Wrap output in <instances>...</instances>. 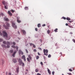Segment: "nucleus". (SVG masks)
<instances>
[{
  "mask_svg": "<svg viewBox=\"0 0 75 75\" xmlns=\"http://www.w3.org/2000/svg\"><path fill=\"white\" fill-rule=\"evenodd\" d=\"M12 48H16V51H14L13 53V54H12V56L13 57H15V54H16V52H17V51H18V47L17 46H15L14 45H12Z\"/></svg>",
  "mask_w": 75,
  "mask_h": 75,
  "instance_id": "obj_1",
  "label": "nucleus"
},
{
  "mask_svg": "<svg viewBox=\"0 0 75 75\" xmlns=\"http://www.w3.org/2000/svg\"><path fill=\"white\" fill-rule=\"evenodd\" d=\"M31 56L33 57V54H30L28 56V57H28L27 58V59L28 62H30V60L32 59V57H31Z\"/></svg>",
  "mask_w": 75,
  "mask_h": 75,
  "instance_id": "obj_2",
  "label": "nucleus"
},
{
  "mask_svg": "<svg viewBox=\"0 0 75 75\" xmlns=\"http://www.w3.org/2000/svg\"><path fill=\"white\" fill-rule=\"evenodd\" d=\"M6 26L4 24L3 25V27H4L6 29H8V27H10V24L7 22L6 23Z\"/></svg>",
  "mask_w": 75,
  "mask_h": 75,
  "instance_id": "obj_3",
  "label": "nucleus"
},
{
  "mask_svg": "<svg viewBox=\"0 0 75 75\" xmlns=\"http://www.w3.org/2000/svg\"><path fill=\"white\" fill-rule=\"evenodd\" d=\"M48 51L47 49H44L43 50V53H44V55H46V56H47V55H48Z\"/></svg>",
  "mask_w": 75,
  "mask_h": 75,
  "instance_id": "obj_4",
  "label": "nucleus"
},
{
  "mask_svg": "<svg viewBox=\"0 0 75 75\" xmlns=\"http://www.w3.org/2000/svg\"><path fill=\"white\" fill-rule=\"evenodd\" d=\"M3 35L4 37H7V32L5 31V30H4L2 32Z\"/></svg>",
  "mask_w": 75,
  "mask_h": 75,
  "instance_id": "obj_5",
  "label": "nucleus"
},
{
  "mask_svg": "<svg viewBox=\"0 0 75 75\" xmlns=\"http://www.w3.org/2000/svg\"><path fill=\"white\" fill-rule=\"evenodd\" d=\"M12 26L14 28H15V29H16L17 28V26L16 25V24L14 23V22H12Z\"/></svg>",
  "mask_w": 75,
  "mask_h": 75,
  "instance_id": "obj_6",
  "label": "nucleus"
},
{
  "mask_svg": "<svg viewBox=\"0 0 75 75\" xmlns=\"http://www.w3.org/2000/svg\"><path fill=\"white\" fill-rule=\"evenodd\" d=\"M18 61H19V65H21V63L23 62L22 61V60L20 59H18Z\"/></svg>",
  "mask_w": 75,
  "mask_h": 75,
  "instance_id": "obj_7",
  "label": "nucleus"
},
{
  "mask_svg": "<svg viewBox=\"0 0 75 75\" xmlns=\"http://www.w3.org/2000/svg\"><path fill=\"white\" fill-rule=\"evenodd\" d=\"M22 59H23L24 61H26V59H25V55H23L22 56Z\"/></svg>",
  "mask_w": 75,
  "mask_h": 75,
  "instance_id": "obj_8",
  "label": "nucleus"
},
{
  "mask_svg": "<svg viewBox=\"0 0 75 75\" xmlns=\"http://www.w3.org/2000/svg\"><path fill=\"white\" fill-rule=\"evenodd\" d=\"M17 21L18 23H20L21 22V21L19 20V18H17Z\"/></svg>",
  "mask_w": 75,
  "mask_h": 75,
  "instance_id": "obj_9",
  "label": "nucleus"
},
{
  "mask_svg": "<svg viewBox=\"0 0 75 75\" xmlns=\"http://www.w3.org/2000/svg\"><path fill=\"white\" fill-rule=\"evenodd\" d=\"M8 13L10 16H12L13 15V14H12L11 13V12H10V11H8Z\"/></svg>",
  "mask_w": 75,
  "mask_h": 75,
  "instance_id": "obj_10",
  "label": "nucleus"
},
{
  "mask_svg": "<svg viewBox=\"0 0 75 75\" xmlns=\"http://www.w3.org/2000/svg\"><path fill=\"white\" fill-rule=\"evenodd\" d=\"M21 31L22 32H23L24 34H25V35L26 34V32H25V31L24 30H21Z\"/></svg>",
  "mask_w": 75,
  "mask_h": 75,
  "instance_id": "obj_11",
  "label": "nucleus"
},
{
  "mask_svg": "<svg viewBox=\"0 0 75 75\" xmlns=\"http://www.w3.org/2000/svg\"><path fill=\"white\" fill-rule=\"evenodd\" d=\"M2 3L4 5H7V3L4 1H2Z\"/></svg>",
  "mask_w": 75,
  "mask_h": 75,
  "instance_id": "obj_12",
  "label": "nucleus"
},
{
  "mask_svg": "<svg viewBox=\"0 0 75 75\" xmlns=\"http://www.w3.org/2000/svg\"><path fill=\"white\" fill-rule=\"evenodd\" d=\"M19 54H21V55H23V52L21 51V50H19Z\"/></svg>",
  "mask_w": 75,
  "mask_h": 75,
  "instance_id": "obj_13",
  "label": "nucleus"
},
{
  "mask_svg": "<svg viewBox=\"0 0 75 75\" xmlns=\"http://www.w3.org/2000/svg\"><path fill=\"white\" fill-rule=\"evenodd\" d=\"M16 71L17 73H18V72L19 71V67H18L16 69Z\"/></svg>",
  "mask_w": 75,
  "mask_h": 75,
  "instance_id": "obj_14",
  "label": "nucleus"
},
{
  "mask_svg": "<svg viewBox=\"0 0 75 75\" xmlns=\"http://www.w3.org/2000/svg\"><path fill=\"white\" fill-rule=\"evenodd\" d=\"M4 21H8L9 20L8 18H4Z\"/></svg>",
  "mask_w": 75,
  "mask_h": 75,
  "instance_id": "obj_15",
  "label": "nucleus"
},
{
  "mask_svg": "<svg viewBox=\"0 0 75 75\" xmlns=\"http://www.w3.org/2000/svg\"><path fill=\"white\" fill-rule=\"evenodd\" d=\"M13 62H14V63H17V60H16V59H13Z\"/></svg>",
  "mask_w": 75,
  "mask_h": 75,
  "instance_id": "obj_16",
  "label": "nucleus"
},
{
  "mask_svg": "<svg viewBox=\"0 0 75 75\" xmlns=\"http://www.w3.org/2000/svg\"><path fill=\"white\" fill-rule=\"evenodd\" d=\"M1 64L2 65H4V61L2 60L1 61Z\"/></svg>",
  "mask_w": 75,
  "mask_h": 75,
  "instance_id": "obj_17",
  "label": "nucleus"
},
{
  "mask_svg": "<svg viewBox=\"0 0 75 75\" xmlns=\"http://www.w3.org/2000/svg\"><path fill=\"white\" fill-rule=\"evenodd\" d=\"M4 6V8H5V9H7L8 8V7H7V5H5Z\"/></svg>",
  "mask_w": 75,
  "mask_h": 75,
  "instance_id": "obj_18",
  "label": "nucleus"
},
{
  "mask_svg": "<svg viewBox=\"0 0 75 75\" xmlns=\"http://www.w3.org/2000/svg\"><path fill=\"white\" fill-rule=\"evenodd\" d=\"M47 71L49 73V74L50 75L51 74V71H50V70L49 69H48Z\"/></svg>",
  "mask_w": 75,
  "mask_h": 75,
  "instance_id": "obj_19",
  "label": "nucleus"
},
{
  "mask_svg": "<svg viewBox=\"0 0 75 75\" xmlns=\"http://www.w3.org/2000/svg\"><path fill=\"white\" fill-rule=\"evenodd\" d=\"M24 9L26 10H28V7H25L24 8Z\"/></svg>",
  "mask_w": 75,
  "mask_h": 75,
  "instance_id": "obj_20",
  "label": "nucleus"
},
{
  "mask_svg": "<svg viewBox=\"0 0 75 75\" xmlns=\"http://www.w3.org/2000/svg\"><path fill=\"white\" fill-rule=\"evenodd\" d=\"M1 46L3 47H4V48H6V46L4 45H2Z\"/></svg>",
  "mask_w": 75,
  "mask_h": 75,
  "instance_id": "obj_21",
  "label": "nucleus"
},
{
  "mask_svg": "<svg viewBox=\"0 0 75 75\" xmlns=\"http://www.w3.org/2000/svg\"><path fill=\"white\" fill-rule=\"evenodd\" d=\"M21 64H22V67H24V66L25 65V64H24V63L23 62H22L21 63Z\"/></svg>",
  "mask_w": 75,
  "mask_h": 75,
  "instance_id": "obj_22",
  "label": "nucleus"
},
{
  "mask_svg": "<svg viewBox=\"0 0 75 75\" xmlns=\"http://www.w3.org/2000/svg\"><path fill=\"white\" fill-rule=\"evenodd\" d=\"M66 20L69 21V20H71V18H69L67 17L66 18Z\"/></svg>",
  "mask_w": 75,
  "mask_h": 75,
  "instance_id": "obj_23",
  "label": "nucleus"
},
{
  "mask_svg": "<svg viewBox=\"0 0 75 75\" xmlns=\"http://www.w3.org/2000/svg\"><path fill=\"white\" fill-rule=\"evenodd\" d=\"M47 33L48 34H50V30H47Z\"/></svg>",
  "mask_w": 75,
  "mask_h": 75,
  "instance_id": "obj_24",
  "label": "nucleus"
},
{
  "mask_svg": "<svg viewBox=\"0 0 75 75\" xmlns=\"http://www.w3.org/2000/svg\"><path fill=\"white\" fill-rule=\"evenodd\" d=\"M38 27H41V24L40 23L38 24Z\"/></svg>",
  "mask_w": 75,
  "mask_h": 75,
  "instance_id": "obj_25",
  "label": "nucleus"
},
{
  "mask_svg": "<svg viewBox=\"0 0 75 75\" xmlns=\"http://www.w3.org/2000/svg\"><path fill=\"white\" fill-rule=\"evenodd\" d=\"M58 29L56 28L55 30H54V31L55 32V33H57V32H58Z\"/></svg>",
  "mask_w": 75,
  "mask_h": 75,
  "instance_id": "obj_26",
  "label": "nucleus"
},
{
  "mask_svg": "<svg viewBox=\"0 0 75 75\" xmlns=\"http://www.w3.org/2000/svg\"><path fill=\"white\" fill-rule=\"evenodd\" d=\"M6 43H6L7 45H10V42H7Z\"/></svg>",
  "mask_w": 75,
  "mask_h": 75,
  "instance_id": "obj_27",
  "label": "nucleus"
},
{
  "mask_svg": "<svg viewBox=\"0 0 75 75\" xmlns=\"http://www.w3.org/2000/svg\"><path fill=\"white\" fill-rule=\"evenodd\" d=\"M11 11L13 13L14 12V11H14L13 9H12L11 10Z\"/></svg>",
  "mask_w": 75,
  "mask_h": 75,
  "instance_id": "obj_28",
  "label": "nucleus"
},
{
  "mask_svg": "<svg viewBox=\"0 0 75 75\" xmlns=\"http://www.w3.org/2000/svg\"><path fill=\"white\" fill-rule=\"evenodd\" d=\"M40 58V57H39V56H36V59H38V58Z\"/></svg>",
  "mask_w": 75,
  "mask_h": 75,
  "instance_id": "obj_29",
  "label": "nucleus"
},
{
  "mask_svg": "<svg viewBox=\"0 0 75 75\" xmlns=\"http://www.w3.org/2000/svg\"><path fill=\"white\" fill-rule=\"evenodd\" d=\"M10 52L11 53H13V50H10Z\"/></svg>",
  "mask_w": 75,
  "mask_h": 75,
  "instance_id": "obj_30",
  "label": "nucleus"
},
{
  "mask_svg": "<svg viewBox=\"0 0 75 75\" xmlns=\"http://www.w3.org/2000/svg\"><path fill=\"white\" fill-rule=\"evenodd\" d=\"M35 71L36 72H38V69H36L35 70Z\"/></svg>",
  "mask_w": 75,
  "mask_h": 75,
  "instance_id": "obj_31",
  "label": "nucleus"
},
{
  "mask_svg": "<svg viewBox=\"0 0 75 75\" xmlns=\"http://www.w3.org/2000/svg\"><path fill=\"white\" fill-rule=\"evenodd\" d=\"M51 57V54H49L48 55V58H50Z\"/></svg>",
  "mask_w": 75,
  "mask_h": 75,
  "instance_id": "obj_32",
  "label": "nucleus"
},
{
  "mask_svg": "<svg viewBox=\"0 0 75 75\" xmlns=\"http://www.w3.org/2000/svg\"><path fill=\"white\" fill-rule=\"evenodd\" d=\"M38 49H39V50L40 51H42V49L40 47H38Z\"/></svg>",
  "mask_w": 75,
  "mask_h": 75,
  "instance_id": "obj_33",
  "label": "nucleus"
},
{
  "mask_svg": "<svg viewBox=\"0 0 75 75\" xmlns=\"http://www.w3.org/2000/svg\"><path fill=\"white\" fill-rule=\"evenodd\" d=\"M62 18L63 19H64V20H66V18H65L64 17H62Z\"/></svg>",
  "mask_w": 75,
  "mask_h": 75,
  "instance_id": "obj_34",
  "label": "nucleus"
},
{
  "mask_svg": "<svg viewBox=\"0 0 75 75\" xmlns=\"http://www.w3.org/2000/svg\"><path fill=\"white\" fill-rule=\"evenodd\" d=\"M3 44H6V41H4L3 42Z\"/></svg>",
  "mask_w": 75,
  "mask_h": 75,
  "instance_id": "obj_35",
  "label": "nucleus"
},
{
  "mask_svg": "<svg viewBox=\"0 0 75 75\" xmlns=\"http://www.w3.org/2000/svg\"><path fill=\"white\" fill-rule=\"evenodd\" d=\"M34 44L32 43H30V46H32V45H33Z\"/></svg>",
  "mask_w": 75,
  "mask_h": 75,
  "instance_id": "obj_36",
  "label": "nucleus"
},
{
  "mask_svg": "<svg viewBox=\"0 0 75 75\" xmlns=\"http://www.w3.org/2000/svg\"><path fill=\"white\" fill-rule=\"evenodd\" d=\"M2 41H3V39L1 38H0V42H2Z\"/></svg>",
  "mask_w": 75,
  "mask_h": 75,
  "instance_id": "obj_37",
  "label": "nucleus"
},
{
  "mask_svg": "<svg viewBox=\"0 0 75 75\" xmlns=\"http://www.w3.org/2000/svg\"><path fill=\"white\" fill-rule=\"evenodd\" d=\"M7 48H10V46H9V45H7Z\"/></svg>",
  "mask_w": 75,
  "mask_h": 75,
  "instance_id": "obj_38",
  "label": "nucleus"
},
{
  "mask_svg": "<svg viewBox=\"0 0 75 75\" xmlns=\"http://www.w3.org/2000/svg\"><path fill=\"white\" fill-rule=\"evenodd\" d=\"M33 48H35V45H34V44L33 45Z\"/></svg>",
  "mask_w": 75,
  "mask_h": 75,
  "instance_id": "obj_39",
  "label": "nucleus"
},
{
  "mask_svg": "<svg viewBox=\"0 0 75 75\" xmlns=\"http://www.w3.org/2000/svg\"><path fill=\"white\" fill-rule=\"evenodd\" d=\"M69 71L70 72L72 71V70L71 69H69Z\"/></svg>",
  "mask_w": 75,
  "mask_h": 75,
  "instance_id": "obj_40",
  "label": "nucleus"
},
{
  "mask_svg": "<svg viewBox=\"0 0 75 75\" xmlns=\"http://www.w3.org/2000/svg\"><path fill=\"white\" fill-rule=\"evenodd\" d=\"M33 51L34 52H37V50H36V49H34L33 50Z\"/></svg>",
  "mask_w": 75,
  "mask_h": 75,
  "instance_id": "obj_41",
  "label": "nucleus"
},
{
  "mask_svg": "<svg viewBox=\"0 0 75 75\" xmlns=\"http://www.w3.org/2000/svg\"><path fill=\"white\" fill-rule=\"evenodd\" d=\"M3 35V34L2 33H1V32L0 31V35Z\"/></svg>",
  "mask_w": 75,
  "mask_h": 75,
  "instance_id": "obj_42",
  "label": "nucleus"
},
{
  "mask_svg": "<svg viewBox=\"0 0 75 75\" xmlns=\"http://www.w3.org/2000/svg\"><path fill=\"white\" fill-rule=\"evenodd\" d=\"M72 41L75 43V40L74 39H73Z\"/></svg>",
  "mask_w": 75,
  "mask_h": 75,
  "instance_id": "obj_43",
  "label": "nucleus"
},
{
  "mask_svg": "<svg viewBox=\"0 0 75 75\" xmlns=\"http://www.w3.org/2000/svg\"><path fill=\"white\" fill-rule=\"evenodd\" d=\"M35 31H38V29H37V28H35Z\"/></svg>",
  "mask_w": 75,
  "mask_h": 75,
  "instance_id": "obj_44",
  "label": "nucleus"
},
{
  "mask_svg": "<svg viewBox=\"0 0 75 75\" xmlns=\"http://www.w3.org/2000/svg\"><path fill=\"white\" fill-rule=\"evenodd\" d=\"M40 64L42 65H43V63H42V62H40Z\"/></svg>",
  "mask_w": 75,
  "mask_h": 75,
  "instance_id": "obj_45",
  "label": "nucleus"
},
{
  "mask_svg": "<svg viewBox=\"0 0 75 75\" xmlns=\"http://www.w3.org/2000/svg\"><path fill=\"white\" fill-rule=\"evenodd\" d=\"M13 45H16V43L14 42H13Z\"/></svg>",
  "mask_w": 75,
  "mask_h": 75,
  "instance_id": "obj_46",
  "label": "nucleus"
},
{
  "mask_svg": "<svg viewBox=\"0 0 75 75\" xmlns=\"http://www.w3.org/2000/svg\"><path fill=\"white\" fill-rule=\"evenodd\" d=\"M73 21H69V23H72Z\"/></svg>",
  "mask_w": 75,
  "mask_h": 75,
  "instance_id": "obj_47",
  "label": "nucleus"
},
{
  "mask_svg": "<svg viewBox=\"0 0 75 75\" xmlns=\"http://www.w3.org/2000/svg\"><path fill=\"white\" fill-rule=\"evenodd\" d=\"M67 74H68L69 75H72L71 73H67Z\"/></svg>",
  "mask_w": 75,
  "mask_h": 75,
  "instance_id": "obj_48",
  "label": "nucleus"
},
{
  "mask_svg": "<svg viewBox=\"0 0 75 75\" xmlns=\"http://www.w3.org/2000/svg\"><path fill=\"white\" fill-rule=\"evenodd\" d=\"M1 14L2 16H4V14H3V13H1Z\"/></svg>",
  "mask_w": 75,
  "mask_h": 75,
  "instance_id": "obj_49",
  "label": "nucleus"
},
{
  "mask_svg": "<svg viewBox=\"0 0 75 75\" xmlns=\"http://www.w3.org/2000/svg\"><path fill=\"white\" fill-rule=\"evenodd\" d=\"M45 26V24H44L43 25H42V27H44Z\"/></svg>",
  "mask_w": 75,
  "mask_h": 75,
  "instance_id": "obj_50",
  "label": "nucleus"
},
{
  "mask_svg": "<svg viewBox=\"0 0 75 75\" xmlns=\"http://www.w3.org/2000/svg\"><path fill=\"white\" fill-rule=\"evenodd\" d=\"M11 73H8V75H11Z\"/></svg>",
  "mask_w": 75,
  "mask_h": 75,
  "instance_id": "obj_51",
  "label": "nucleus"
},
{
  "mask_svg": "<svg viewBox=\"0 0 75 75\" xmlns=\"http://www.w3.org/2000/svg\"><path fill=\"white\" fill-rule=\"evenodd\" d=\"M55 73V72L54 71H53L52 72V75H54V73Z\"/></svg>",
  "mask_w": 75,
  "mask_h": 75,
  "instance_id": "obj_52",
  "label": "nucleus"
},
{
  "mask_svg": "<svg viewBox=\"0 0 75 75\" xmlns=\"http://www.w3.org/2000/svg\"><path fill=\"white\" fill-rule=\"evenodd\" d=\"M18 34L19 35H20V33L19 32V31H18Z\"/></svg>",
  "mask_w": 75,
  "mask_h": 75,
  "instance_id": "obj_53",
  "label": "nucleus"
},
{
  "mask_svg": "<svg viewBox=\"0 0 75 75\" xmlns=\"http://www.w3.org/2000/svg\"><path fill=\"white\" fill-rule=\"evenodd\" d=\"M25 51H26L27 53H28V51L27 50L25 49Z\"/></svg>",
  "mask_w": 75,
  "mask_h": 75,
  "instance_id": "obj_54",
  "label": "nucleus"
},
{
  "mask_svg": "<svg viewBox=\"0 0 75 75\" xmlns=\"http://www.w3.org/2000/svg\"><path fill=\"white\" fill-rule=\"evenodd\" d=\"M37 75H41V74H40V73H38L37 74Z\"/></svg>",
  "mask_w": 75,
  "mask_h": 75,
  "instance_id": "obj_55",
  "label": "nucleus"
},
{
  "mask_svg": "<svg viewBox=\"0 0 75 75\" xmlns=\"http://www.w3.org/2000/svg\"><path fill=\"white\" fill-rule=\"evenodd\" d=\"M66 26H68V23H66Z\"/></svg>",
  "mask_w": 75,
  "mask_h": 75,
  "instance_id": "obj_56",
  "label": "nucleus"
},
{
  "mask_svg": "<svg viewBox=\"0 0 75 75\" xmlns=\"http://www.w3.org/2000/svg\"><path fill=\"white\" fill-rule=\"evenodd\" d=\"M38 55H40V53H39V52H38Z\"/></svg>",
  "mask_w": 75,
  "mask_h": 75,
  "instance_id": "obj_57",
  "label": "nucleus"
},
{
  "mask_svg": "<svg viewBox=\"0 0 75 75\" xmlns=\"http://www.w3.org/2000/svg\"><path fill=\"white\" fill-rule=\"evenodd\" d=\"M58 44L57 43L56 45H56V46H58Z\"/></svg>",
  "mask_w": 75,
  "mask_h": 75,
  "instance_id": "obj_58",
  "label": "nucleus"
},
{
  "mask_svg": "<svg viewBox=\"0 0 75 75\" xmlns=\"http://www.w3.org/2000/svg\"><path fill=\"white\" fill-rule=\"evenodd\" d=\"M70 34H72V32H71L70 33Z\"/></svg>",
  "mask_w": 75,
  "mask_h": 75,
  "instance_id": "obj_59",
  "label": "nucleus"
},
{
  "mask_svg": "<svg viewBox=\"0 0 75 75\" xmlns=\"http://www.w3.org/2000/svg\"><path fill=\"white\" fill-rule=\"evenodd\" d=\"M40 42H42V40L41 39H40Z\"/></svg>",
  "mask_w": 75,
  "mask_h": 75,
  "instance_id": "obj_60",
  "label": "nucleus"
},
{
  "mask_svg": "<svg viewBox=\"0 0 75 75\" xmlns=\"http://www.w3.org/2000/svg\"><path fill=\"white\" fill-rule=\"evenodd\" d=\"M69 27H70V28H72V26H69Z\"/></svg>",
  "mask_w": 75,
  "mask_h": 75,
  "instance_id": "obj_61",
  "label": "nucleus"
},
{
  "mask_svg": "<svg viewBox=\"0 0 75 75\" xmlns=\"http://www.w3.org/2000/svg\"><path fill=\"white\" fill-rule=\"evenodd\" d=\"M48 28H50V25H48Z\"/></svg>",
  "mask_w": 75,
  "mask_h": 75,
  "instance_id": "obj_62",
  "label": "nucleus"
},
{
  "mask_svg": "<svg viewBox=\"0 0 75 75\" xmlns=\"http://www.w3.org/2000/svg\"><path fill=\"white\" fill-rule=\"evenodd\" d=\"M26 71H28V70L27 69H26Z\"/></svg>",
  "mask_w": 75,
  "mask_h": 75,
  "instance_id": "obj_63",
  "label": "nucleus"
},
{
  "mask_svg": "<svg viewBox=\"0 0 75 75\" xmlns=\"http://www.w3.org/2000/svg\"><path fill=\"white\" fill-rule=\"evenodd\" d=\"M60 54H62V52H60Z\"/></svg>",
  "mask_w": 75,
  "mask_h": 75,
  "instance_id": "obj_64",
  "label": "nucleus"
}]
</instances>
